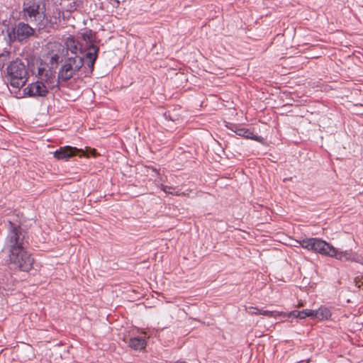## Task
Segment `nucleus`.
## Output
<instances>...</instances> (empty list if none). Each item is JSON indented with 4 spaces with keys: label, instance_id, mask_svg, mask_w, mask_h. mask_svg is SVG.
I'll list each match as a JSON object with an SVG mask.
<instances>
[{
    "label": "nucleus",
    "instance_id": "obj_1",
    "mask_svg": "<svg viewBox=\"0 0 363 363\" xmlns=\"http://www.w3.org/2000/svg\"><path fill=\"white\" fill-rule=\"evenodd\" d=\"M9 227L3 251L7 255V261L11 267L28 272L33 267V258L27 250L28 236L20 225L9 221Z\"/></svg>",
    "mask_w": 363,
    "mask_h": 363
},
{
    "label": "nucleus",
    "instance_id": "obj_2",
    "mask_svg": "<svg viewBox=\"0 0 363 363\" xmlns=\"http://www.w3.org/2000/svg\"><path fill=\"white\" fill-rule=\"evenodd\" d=\"M36 76L38 79L29 84L23 89V94L30 97H44L50 91L59 89L58 81L55 72L50 69L40 60H36Z\"/></svg>",
    "mask_w": 363,
    "mask_h": 363
},
{
    "label": "nucleus",
    "instance_id": "obj_3",
    "mask_svg": "<svg viewBox=\"0 0 363 363\" xmlns=\"http://www.w3.org/2000/svg\"><path fill=\"white\" fill-rule=\"evenodd\" d=\"M23 15L27 21L33 23L39 29L48 26L45 7L40 2L34 0H25L23 4Z\"/></svg>",
    "mask_w": 363,
    "mask_h": 363
},
{
    "label": "nucleus",
    "instance_id": "obj_4",
    "mask_svg": "<svg viewBox=\"0 0 363 363\" xmlns=\"http://www.w3.org/2000/svg\"><path fill=\"white\" fill-rule=\"evenodd\" d=\"M7 76L13 88H21L27 81V70L25 65L19 60L12 61L7 67Z\"/></svg>",
    "mask_w": 363,
    "mask_h": 363
},
{
    "label": "nucleus",
    "instance_id": "obj_5",
    "mask_svg": "<svg viewBox=\"0 0 363 363\" xmlns=\"http://www.w3.org/2000/svg\"><path fill=\"white\" fill-rule=\"evenodd\" d=\"M84 65L83 58L79 55L69 57L61 67L57 80L58 83L67 82L74 77Z\"/></svg>",
    "mask_w": 363,
    "mask_h": 363
},
{
    "label": "nucleus",
    "instance_id": "obj_6",
    "mask_svg": "<svg viewBox=\"0 0 363 363\" xmlns=\"http://www.w3.org/2000/svg\"><path fill=\"white\" fill-rule=\"evenodd\" d=\"M303 248L330 257L334 252V247L326 241L318 238H306L297 241Z\"/></svg>",
    "mask_w": 363,
    "mask_h": 363
},
{
    "label": "nucleus",
    "instance_id": "obj_7",
    "mask_svg": "<svg viewBox=\"0 0 363 363\" xmlns=\"http://www.w3.org/2000/svg\"><path fill=\"white\" fill-rule=\"evenodd\" d=\"M13 38L21 41L34 33V30L28 24L25 23H19L14 28H13Z\"/></svg>",
    "mask_w": 363,
    "mask_h": 363
},
{
    "label": "nucleus",
    "instance_id": "obj_8",
    "mask_svg": "<svg viewBox=\"0 0 363 363\" xmlns=\"http://www.w3.org/2000/svg\"><path fill=\"white\" fill-rule=\"evenodd\" d=\"M331 255H330V257H333L340 261H359L356 255L350 250L339 251L337 249L334 247V252L331 253Z\"/></svg>",
    "mask_w": 363,
    "mask_h": 363
},
{
    "label": "nucleus",
    "instance_id": "obj_9",
    "mask_svg": "<svg viewBox=\"0 0 363 363\" xmlns=\"http://www.w3.org/2000/svg\"><path fill=\"white\" fill-rule=\"evenodd\" d=\"M80 150L76 147L71 146H65L60 147L54 152V157L57 160H68L75 155L77 152Z\"/></svg>",
    "mask_w": 363,
    "mask_h": 363
},
{
    "label": "nucleus",
    "instance_id": "obj_10",
    "mask_svg": "<svg viewBox=\"0 0 363 363\" xmlns=\"http://www.w3.org/2000/svg\"><path fill=\"white\" fill-rule=\"evenodd\" d=\"M230 129L239 136H242L247 139H252L256 141H259L260 137L255 135L253 132L248 128L233 125V127Z\"/></svg>",
    "mask_w": 363,
    "mask_h": 363
},
{
    "label": "nucleus",
    "instance_id": "obj_11",
    "mask_svg": "<svg viewBox=\"0 0 363 363\" xmlns=\"http://www.w3.org/2000/svg\"><path fill=\"white\" fill-rule=\"evenodd\" d=\"M65 46L67 51H70L72 54L78 55L82 52V45L72 36L68 37L65 40Z\"/></svg>",
    "mask_w": 363,
    "mask_h": 363
},
{
    "label": "nucleus",
    "instance_id": "obj_12",
    "mask_svg": "<svg viewBox=\"0 0 363 363\" xmlns=\"http://www.w3.org/2000/svg\"><path fill=\"white\" fill-rule=\"evenodd\" d=\"M98 50L99 48L96 46L91 45L86 53V58L88 60L87 65L91 69V72L94 69V63L97 58Z\"/></svg>",
    "mask_w": 363,
    "mask_h": 363
},
{
    "label": "nucleus",
    "instance_id": "obj_13",
    "mask_svg": "<svg viewBox=\"0 0 363 363\" xmlns=\"http://www.w3.org/2000/svg\"><path fill=\"white\" fill-rule=\"evenodd\" d=\"M146 340L143 337H135L130 339L129 346L135 350H141L146 347Z\"/></svg>",
    "mask_w": 363,
    "mask_h": 363
},
{
    "label": "nucleus",
    "instance_id": "obj_14",
    "mask_svg": "<svg viewBox=\"0 0 363 363\" xmlns=\"http://www.w3.org/2000/svg\"><path fill=\"white\" fill-rule=\"evenodd\" d=\"M330 316V310L325 306H320L318 309L314 310V318L320 320H328Z\"/></svg>",
    "mask_w": 363,
    "mask_h": 363
},
{
    "label": "nucleus",
    "instance_id": "obj_15",
    "mask_svg": "<svg viewBox=\"0 0 363 363\" xmlns=\"http://www.w3.org/2000/svg\"><path fill=\"white\" fill-rule=\"evenodd\" d=\"M62 52L58 51L56 53H52L50 57V62H49L50 67H48V66L47 65H45L47 66V69H50V70L52 71V69H55L57 67L60 61L62 60Z\"/></svg>",
    "mask_w": 363,
    "mask_h": 363
},
{
    "label": "nucleus",
    "instance_id": "obj_16",
    "mask_svg": "<svg viewBox=\"0 0 363 363\" xmlns=\"http://www.w3.org/2000/svg\"><path fill=\"white\" fill-rule=\"evenodd\" d=\"M60 11L59 10H56L53 12L52 16L50 18L48 17V26H52L53 25L57 24L60 18Z\"/></svg>",
    "mask_w": 363,
    "mask_h": 363
},
{
    "label": "nucleus",
    "instance_id": "obj_17",
    "mask_svg": "<svg viewBox=\"0 0 363 363\" xmlns=\"http://www.w3.org/2000/svg\"><path fill=\"white\" fill-rule=\"evenodd\" d=\"M281 312L275 311H268L261 309L260 315H266L268 317H273L274 318H278L281 317Z\"/></svg>",
    "mask_w": 363,
    "mask_h": 363
},
{
    "label": "nucleus",
    "instance_id": "obj_18",
    "mask_svg": "<svg viewBox=\"0 0 363 363\" xmlns=\"http://www.w3.org/2000/svg\"><path fill=\"white\" fill-rule=\"evenodd\" d=\"M11 52L9 51H4L0 54V67H4L6 62L9 60Z\"/></svg>",
    "mask_w": 363,
    "mask_h": 363
},
{
    "label": "nucleus",
    "instance_id": "obj_19",
    "mask_svg": "<svg viewBox=\"0 0 363 363\" xmlns=\"http://www.w3.org/2000/svg\"><path fill=\"white\" fill-rule=\"evenodd\" d=\"M306 317L314 318V310L305 309L300 311V319H303L306 318Z\"/></svg>",
    "mask_w": 363,
    "mask_h": 363
},
{
    "label": "nucleus",
    "instance_id": "obj_20",
    "mask_svg": "<svg viewBox=\"0 0 363 363\" xmlns=\"http://www.w3.org/2000/svg\"><path fill=\"white\" fill-rule=\"evenodd\" d=\"M281 313H282L281 317H283V318L294 317V318H299V316H300V311H293L289 313L281 312Z\"/></svg>",
    "mask_w": 363,
    "mask_h": 363
},
{
    "label": "nucleus",
    "instance_id": "obj_21",
    "mask_svg": "<svg viewBox=\"0 0 363 363\" xmlns=\"http://www.w3.org/2000/svg\"><path fill=\"white\" fill-rule=\"evenodd\" d=\"M246 311L250 315H260L261 309L255 307L250 306L246 308Z\"/></svg>",
    "mask_w": 363,
    "mask_h": 363
},
{
    "label": "nucleus",
    "instance_id": "obj_22",
    "mask_svg": "<svg viewBox=\"0 0 363 363\" xmlns=\"http://www.w3.org/2000/svg\"><path fill=\"white\" fill-rule=\"evenodd\" d=\"M82 37L83 38L86 40V39H88L89 42V43H91L92 42V33H91V31L89 30V31H86L85 33H84L82 34Z\"/></svg>",
    "mask_w": 363,
    "mask_h": 363
},
{
    "label": "nucleus",
    "instance_id": "obj_23",
    "mask_svg": "<svg viewBox=\"0 0 363 363\" xmlns=\"http://www.w3.org/2000/svg\"><path fill=\"white\" fill-rule=\"evenodd\" d=\"M161 189L166 193L173 194V192L171 191L172 189V187L171 186L162 185Z\"/></svg>",
    "mask_w": 363,
    "mask_h": 363
},
{
    "label": "nucleus",
    "instance_id": "obj_24",
    "mask_svg": "<svg viewBox=\"0 0 363 363\" xmlns=\"http://www.w3.org/2000/svg\"><path fill=\"white\" fill-rule=\"evenodd\" d=\"M301 240H299L298 241H300ZM297 240H295V243L293 245L294 247H298V246H301L299 244L297 243Z\"/></svg>",
    "mask_w": 363,
    "mask_h": 363
}]
</instances>
